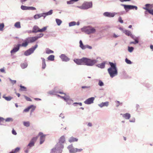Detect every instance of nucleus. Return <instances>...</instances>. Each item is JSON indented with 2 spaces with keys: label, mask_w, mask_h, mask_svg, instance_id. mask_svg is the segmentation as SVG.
Instances as JSON below:
<instances>
[{
  "label": "nucleus",
  "mask_w": 153,
  "mask_h": 153,
  "mask_svg": "<svg viewBox=\"0 0 153 153\" xmlns=\"http://www.w3.org/2000/svg\"><path fill=\"white\" fill-rule=\"evenodd\" d=\"M110 67L108 69V71L110 76L112 78L118 74L117 69L115 64L109 62Z\"/></svg>",
  "instance_id": "nucleus-1"
},
{
  "label": "nucleus",
  "mask_w": 153,
  "mask_h": 153,
  "mask_svg": "<svg viewBox=\"0 0 153 153\" xmlns=\"http://www.w3.org/2000/svg\"><path fill=\"white\" fill-rule=\"evenodd\" d=\"M99 59H101V58L99 57H97L96 59L84 57V65L90 66H93L98 62L97 60Z\"/></svg>",
  "instance_id": "nucleus-2"
},
{
  "label": "nucleus",
  "mask_w": 153,
  "mask_h": 153,
  "mask_svg": "<svg viewBox=\"0 0 153 153\" xmlns=\"http://www.w3.org/2000/svg\"><path fill=\"white\" fill-rule=\"evenodd\" d=\"M81 29L82 32H84L88 35L95 34L96 32L95 27L91 26H85Z\"/></svg>",
  "instance_id": "nucleus-3"
},
{
  "label": "nucleus",
  "mask_w": 153,
  "mask_h": 153,
  "mask_svg": "<svg viewBox=\"0 0 153 153\" xmlns=\"http://www.w3.org/2000/svg\"><path fill=\"white\" fill-rule=\"evenodd\" d=\"M92 3L91 1L84 2L82 5L77 6V7L82 10H87L92 7Z\"/></svg>",
  "instance_id": "nucleus-4"
},
{
  "label": "nucleus",
  "mask_w": 153,
  "mask_h": 153,
  "mask_svg": "<svg viewBox=\"0 0 153 153\" xmlns=\"http://www.w3.org/2000/svg\"><path fill=\"white\" fill-rule=\"evenodd\" d=\"M38 45L37 44L36 45L32 47L31 48L26 51L24 53V55L26 56H28L30 55L33 53L34 51L37 48Z\"/></svg>",
  "instance_id": "nucleus-5"
},
{
  "label": "nucleus",
  "mask_w": 153,
  "mask_h": 153,
  "mask_svg": "<svg viewBox=\"0 0 153 153\" xmlns=\"http://www.w3.org/2000/svg\"><path fill=\"white\" fill-rule=\"evenodd\" d=\"M121 5L124 7L125 10L126 11H128L130 10H132L134 9L136 10H137V7L136 6L130 5H125L123 4H121Z\"/></svg>",
  "instance_id": "nucleus-6"
},
{
  "label": "nucleus",
  "mask_w": 153,
  "mask_h": 153,
  "mask_svg": "<svg viewBox=\"0 0 153 153\" xmlns=\"http://www.w3.org/2000/svg\"><path fill=\"white\" fill-rule=\"evenodd\" d=\"M63 148V145L59 142L56 145L55 147H54V148H55L57 152H59V153H62Z\"/></svg>",
  "instance_id": "nucleus-7"
},
{
  "label": "nucleus",
  "mask_w": 153,
  "mask_h": 153,
  "mask_svg": "<svg viewBox=\"0 0 153 153\" xmlns=\"http://www.w3.org/2000/svg\"><path fill=\"white\" fill-rule=\"evenodd\" d=\"M79 47L82 50H85L86 48H88L90 49H92V47L88 45H84L82 41L80 40L79 42Z\"/></svg>",
  "instance_id": "nucleus-8"
},
{
  "label": "nucleus",
  "mask_w": 153,
  "mask_h": 153,
  "mask_svg": "<svg viewBox=\"0 0 153 153\" xmlns=\"http://www.w3.org/2000/svg\"><path fill=\"white\" fill-rule=\"evenodd\" d=\"M20 45L19 44L14 45L13 49L10 51L11 54L13 55L19 51L20 48Z\"/></svg>",
  "instance_id": "nucleus-9"
},
{
  "label": "nucleus",
  "mask_w": 153,
  "mask_h": 153,
  "mask_svg": "<svg viewBox=\"0 0 153 153\" xmlns=\"http://www.w3.org/2000/svg\"><path fill=\"white\" fill-rule=\"evenodd\" d=\"M117 14V13L115 12H105L103 13V15L104 16L107 17H113Z\"/></svg>",
  "instance_id": "nucleus-10"
},
{
  "label": "nucleus",
  "mask_w": 153,
  "mask_h": 153,
  "mask_svg": "<svg viewBox=\"0 0 153 153\" xmlns=\"http://www.w3.org/2000/svg\"><path fill=\"white\" fill-rule=\"evenodd\" d=\"M39 136H40V144H42L45 140L46 135L43 134L42 133L40 132L39 134Z\"/></svg>",
  "instance_id": "nucleus-11"
},
{
  "label": "nucleus",
  "mask_w": 153,
  "mask_h": 153,
  "mask_svg": "<svg viewBox=\"0 0 153 153\" xmlns=\"http://www.w3.org/2000/svg\"><path fill=\"white\" fill-rule=\"evenodd\" d=\"M74 62L78 65H84V57L81 59H75Z\"/></svg>",
  "instance_id": "nucleus-12"
},
{
  "label": "nucleus",
  "mask_w": 153,
  "mask_h": 153,
  "mask_svg": "<svg viewBox=\"0 0 153 153\" xmlns=\"http://www.w3.org/2000/svg\"><path fill=\"white\" fill-rule=\"evenodd\" d=\"M95 100V98L94 97H91L89 98L86 100L84 102L85 104L89 105L93 103L94 102V101Z\"/></svg>",
  "instance_id": "nucleus-13"
},
{
  "label": "nucleus",
  "mask_w": 153,
  "mask_h": 153,
  "mask_svg": "<svg viewBox=\"0 0 153 153\" xmlns=\"http://www.w3.org/2000/svg\"><path fill=\"white\" fill-rule=\"evenodd\" d=\"M37 140V138L34 137L30 141V143L27 145V147H29V148L31 147L34 145L35 141Z\"/></svg>",
  "instance_id": "nucleus-14"
},
{
  "label": "nucleus",
  "mask_w": 153,
  "mask_h": 153,
  "mask_svg": "<svg viewBox=\"0 0 153 153\" xmlns=\"http://www.w3.org/2000/svg\"><path fill=\"white\" fill-rule=\"evenodd\" d=\"M59 57L61 59L62 61L64 62L68 61L70 59H69L67 56L64 54H62Z\"/></svg>",
  "instance_id": "nucleus-15"
},
{
  "label": "nucleus",
  "mask_w": 153,
  "mask_h": 153,
  "mask_svg": "<svg viewBox=\"0 0 153 153\" xmlns=\"http://www.w3.org/2000/svg\"><path fill=\"white\" fill-rule=\"evenodd\" d=\"M67 148L70 153H75L76 148H74L72 145H69Z\"/></svg>",
  "instance_id": "nucleus-16"
},
{
  "label": "nucleus",
  "mask_w": 153,
  "mask_h": 153,
  "mask_svg": "<svg viewBox=\"0 0 153 153\" xmlns=\"http://www.w3.org/2000/svg\"><path fill=\"white\" fill-rule=\"evenodd\" d=\"M26 39L29 43L33 42L37 40L36 36L29 37Z\"/></svg>",
  "instance_id": "nucleus-17"
},
{
  "label": "nucleus",
  "mask_w": 153,
  "mask_h": 153,
  "mask_svg": "<svg viewBox=\"0 0 153 153\" xmlns=\"http://www.w3.org/2000/svg\"><path fill=\"white\" fill-rule=\"evenodd\" d=\"M109 105V102H102L101 103L99 104L98 105L100 108H102L103 107H107Z\"/></svg>",
  "instance_id": "nucleus-18"
},
{
  "label": "nucleus",
  "mask_w": 153,
  "mask_h": 153,
  "mask_svg": "<svg viewBox=\"0 0 153 153\" xmlns=\"http://www.w3.org/2000/svg\"><path fill=\"white\" fill-rule=\"evenodd\" d=\"M120 115H122L123 117L126 120L129 119L131 117V115L128 113H126L125 114H121Z\"/></svg>",
  "instance_id": "nucleus-19"
},
{
  "label": "nucleus",
  "mask_w": 153,
  "mask_h": 153,
  "mask_svg": "<svg viewBox=\"0 0 153 153\" xmlns=\"http://www.w3.org/2000/svg\"><path fill=\"white\" fill-rule=\"evenodd\" d=\"M39 28L38 26L36 25H35L33 26V28L32 32L33 33H36L37 32H39Z\"/></svg>",
  "instance_id": "nucleus-20"
},
{
  "label": "nucleus",
  "mask_w": 153,
  "mask_h": 153,
  "mask_svg": "<svg viewBox=\"0 0 153 153\" xmlns=\"http://www.w3.org/2000/svg\"><path fill=\"white\" fill-rule=\"evenodd\" d=\"M78 139L77 138L74 137H70L69 140L68 141L70 143H73L74 142H76L78 141Z\"/></svg>",
  "instance_id": "nucleus-21"
},
{
  "label": "nucleus",
  "mask_w": 153,
  "mask_h": 153,
  "mask_svg": "<svg viewBox=\"0 0 153 153\" xmlns=\"http://www.w3.org/2000/svg\"><path fill=\"white\" fill-rule=\"evenodd\" d=\"M56 88H55L53 90L49 91L48 93L51 95H56L57 93V91H56Z\"/></svg>",
  "instance_id": "nucleus-22"
},
{
  "label": "nucleus",
  "mask_w": 153,
  "mask_h": 153,
  "mask_svg": "<svg viewBox=\"0 0 153 153\" xmlns=\"http://www.w3.org/2000/svg\"><path fill=\"white\" fill-rule=\"evenodd\" d=\"M105 62H104L101 63L97 65L96 66L100 68L103 69L105 67Z\"/></svg>",
  "instance_id": "nucleus-23"
},
{
  "label": "nucleus",
  "mask_w": 153,
  "mask_h": 153,
  "mask_svg": "<svg viewBox=\"0 0 153 153\" xmlns=\"http://www.w3.org/2000/svg\"><path fill=\"white\" fill-rule=\"evenodd\" d=\"M28 42H27V40L26 39L24 41V42L22 43V44H18L19 45H20V46L23 47H26L28 44Z\"/></svg>",
  "instance_id": "nucleus-24"
},
{
  "label": "nucleus",
  "mask_w": 153,
  "mask_h": 153,
  "mask_svg": "<svg viewBox=\"0 0 153 153\" xmlns=\"http://www.w3.org/2000/svg\"><path fill=\"white\" fill-rule=\"evenodd\" d=\"M41 59L42 60V68L43 69H44L46 67L45 60L44 58L42 57L41 58Z\"/></svg>",
  "instance_id": "nucleus-25"
},
{
  "label": "nucleus",
  "mask_w": 153,
  "mask_h": 153,
  "mask_svg": "<svg viewBox=\"0 0 153 153\" xmlns=\"http://www.w3.org/2000/svg\"><path fill=\"white\" fill-rule=\"evenodd\" d=\"M43 13L37 14L34 16V18L35 19H38L43 16Z\"/></svg>",
  "instance_id": "nucleus-26"
},
{
  "label": "nucleus",
  "mask_w": 153,
  "mask_h": 153,
  "mask_svg": "<svg viewBox=\"0 0 153 153\" xmlns=\"http://www.w3.org/2000/svg\"><path fill=\"white\" fill-rule=\"evenodd\" d=\"M65 141V138L64 136H62L60 137L59 143L63 144Z\"/></svg>",
  "instance_id": "nucleus-27"
},
{
  "label": "nucleus",
  "mask_w": 153,
  "mask_h": 153,
  "mask_svg": "<svg viewBox=\"0 0 153 153\" xmlns=\"http://www.w3.org/2000/svg\"><path fill=\"white\" fill-rule=\"evenodd\" d=\"M143 9L148 11L150 14L153 16V9H149L146 7H143Z\"/></svg>",
  "instance_id": "nucleus-28"
},
{
  "label": "nucleus",
  "mask_w": 153,
  "mask_h": 153,
  "mask_svg": "<svg viewBox=\"0 0 153 153\" xmlns=\"http://www.w3.org/2000/svg\"><path fill=\"white\" fill-rule=\"evenodd\" d=\"M45 52L47 54L53 53H54L53 51L50 50L49 48H46L45 49Z\"/></svg>",
  "instance_id": "nucleus-29"
},
{
  "label": "nucleus",
  "mask_w": 153,
  "mask_h": 153,
  "mask_svg": "<svg viewBox=\"0 0 153 153\" xmlns=\"http://www.w3.org/2000/svg\"><path fill=\"white\" fill-rule=\"evenodd\" d=\"M54 56L53 55H51L47 58L48 60L51 61H53L54 60Z\"/></svg>",
  "instance_id": "nucleus-30"
},
{
  "label": "nucleus",
  "mask_w": 153,
  "mask_h": 153,
  "mask_svg": "<svg viewBox=\"0 0 153 153\" xmlns=\"http://www.w3.org/2000/svg\"><path fill=\"white\" fill-rule=\"evenodd\" d=\"M3 97L7 101H9L13 99V97L10 96L5 97L4 95H3Z\"/></svg>",
  "instance_id": "nucleus-31"
},
{
  "label": "nucleus",
  "mask_w": 153,
  "mask_h": 153,
  "mask_svg": "<svg viewBox=\"0 0 153 153\" xmlns=\"http://www.w3.org/2000/svg\"><path fill=\"white\" fill-rule=\"evenodd\" d=\"M56 22L57 25L58 26H60L62 22V21L61 20L58 19H56Z\"/></svg>",
  "instance_id": "nucleus-32"
},
{
  "label": "nucleus",
  "mask_w": 153,
  "mask_h": 153,
  "mask_svg": "<svg viewBox=\"0 0 153 153\" xmlns=\"http://www.w3.org/2000/svg\"><path fill=\"white\" fill-rule=\"evenodd\" d=\"M14 26L18 28H20L21 27V26L20 22H16L14 25Z\"/></svg>",
  "instance_id": "nucleus-33"
},
{
  "label": "nucleus",
  "mask_w": 153,
  "mask_h": 153,
  "mask_svg": "<svg viewBox=\"0 0 153 153\" xmlns=\"http://www.w3.org/2000/svg\"><path fill=\"white\" fill-rule=\"evenodd\" d=\"M23 124L26 127H28L30 126V122L28 121L23 122Z\"/></svg>",
  "instance_id": "nucleus-34"
},
{
  "label": "nucleus",
  "mask_w": 153,
  "mask_h": 153,
  "mask_svg": "<svg viewBox=\"0 0 153 153\" xmlns=\"http://www.w3.org/2000/svg\"><path fill=\"white\" fill-rule=\"evenodd\" d=\"M21 68L24 69L26 68L27 66V62H25L21 64Z\"/></svg>",
  "instance_id": "nucleus-35"
},
{
  "label": "nucleus",
  "mask_w": 153,
  "mask_h": 153,
  "mask_svg": "<svg viewBox=\"0 0 153 153\" xmlns=\"http://www.w3.org/2000/svg\"><path fill=\"white\" fill-rule=\"evenodd\" d=\"M48 27V26H46L44 27L42 29H39V32L42 33L45 31L47 30Z\"/></svg>",
  "instance_id": "nucleus-36"
},
{
  "label": "nucleus",
  "mask_w": 153,
  "mask_h": 153,
  "mask_svg": "<svg viewBox=\"0 0 153 153\" xmlns=\"http://www.w3.org/2000/svg\"><path fill=\"white\" fill-rule=\"evenodd\" d=\"M32 106H33V105H31L27 108H25L23 110V112H28L29 111V110L31 108V107Z\"/></svg>",
  "instance_id": "nucleus-37"
},
{
  "label": "nucleus",
  "mask_w": 153,
  "mask_h": 153,
  "mask_svg": "<svg viewBox=\"0 0 153 153\" xmlns=\"http://www.w3.org/2000/svg\"><path fill=\"white\" fill-rule=\"evenodd\" d=\"M98 85L100 87H102L104 86V84L102 80H100L98 81Z\"/></svg>",
  "instance_id": "nucleus-38"
},
{
  "label": "nucleus",
  "mask_w": 153,
  "mask_h": 153,
  "mask_svg": "<svg viewBox=\"0 0 153 153\" xmlns=\"http://www.w3.org/2000/svg\"><path fill=\"white\" fill-rule=\"evenodd\" d=\"M66 102H67V103L69 105L73 103V101L71 99H70V97L69 96L67 100V101H66Z\"/></svg>",
  "instance_id": "nucleus-39"
},
{
  "label": "nucleus",
  "mask_w": 153,
  "mask_h": 153,
  "mask_svg": "<svg viewBox=\"0 0 153 153\" xmlns=\"http://www.w3.org/2000/svg\"><path fill=\"white\" fill-rule=\"evenodd\" d=\"M76 25V22H75L73 21L69 23V27H71L75 25Z\"/></svg>",
  "instance_id": "nucleus-40"
},
{
  "label": "nucleus",
  "mask_w": 153,
  "mask_h": 153,
  "mask_svg": "<svg viewBox=\"0 0 153 153\" xmlns=\"http://www.w3.org/2000/svg\"><path fill=\"white\" fill-rule=\"evenodd\" d=\"M21 8L23 10H28V7L25 6L24 5H22L21 6Z\"/></svg>",
  "instance_id": "nucleus-41"
},
{
  "label": "nucleus",
  "mask_w": 153,
  "mask_h": 153,
  "mask_svg": "<svg viewBox=\"0 0 153 153\" xmlns=\"http://www.w3.org/2000/svg\"><path fill=\"white\" fill-rule=\"evenodd\" d=\"M53 13V10H50L49 11L45 13H43V14H46V15H51Z\"/></svg>",
  "instance_id": "nucleus-42"
},
{
  "label": "nucleus",
  "mask_w": 153,
  "mask_h": 153,
  "mask_svg": "<svg viewBox=\"0 0 153 153\" xmlns=\"http://www.w3.org/2000/svg\"><path fill=\"white\" fill-rule=\"evenodd\" d=\"M69 96L65 95V96H61L60 98L63 99L65 101H67L68 98Z\"/></svg>",
  "instance_id": "nucleus-43"
},
{
  "label": "nucleus",
  "mask_w": 153,
  "mask_h": 153,
  "mask_svg": "<svg viewBox=\"0 0 153 153\" xmlns=\"http://www.w3.org/2000/svg\"><path fill=\"white\" fill-rule=\"evenodd\" d=\"M50 153H59V152L57 151L55 148H53L51 149Z\"/></svg>",
  "instance_id": "nucleus-44"
},
{
  "label": "nucleus",
  "mask_w": 153,
  "mask_h": 153,
  "mask_svg": "<svg viewBox=\"0 0 153 153\" xmlns=\"http://www.w3.org/2000/svg\"><path fill=\"white\" fill-rule=\"evenodd\" d=\"M5 121L6 122H13V119L12 118L8 117V118H7L5 120Z\"/></svg>",
  "instance_id": "nucleus-45"
},
{
  "label": "nucleus",
  "mask_w": 153,
  "mask_h": 153,
  "mask_svg": "<svg viewBox=\"0 0 153 153\" xmlns=\"http://www.w3.org/2000/svg\"><path fill=\"white\" fill-rule=\"evenodd\" d=\"M127 36H129L131 35V32L128 30H126L124 32Z\"/></svg>",
  "instance_id": "nucleus-46"
},
{
  "label": "nucleus",
  "mask_w": 153,
  "mask_h": 153,
  "mask_svg": "<svg viewBox=\"0 0 153 153\" xmlns=\"http://www.w3.org/2000/svg\"><path fill=\"white\" fill-rule=\"evenodd\" d=\"M134 49V48L132 47H128V51L131 53L132 52Z\"/></svg>",
  "instance_id": "nucleus-47"
},
{
  "label": "nucleus",
  "mask_w": 153,
  "mask_h": 153,
  "mask_svg": "<svg viewBox=\"0 0 153 153\" xmlns=\"http://www.w3.org/2000/svg\"><path fill=\"white\" fill-rule=\"evenodd\" d=\"M43 34L41 33L38 34V35L36 36V37L37 40L38 39L42 37L43 36Z\"/></svg>",
  "instance_id": "nucleus-48"
},
{
  "label": "nucleus",
  "mask_w": 153,
  "mask_h": 153,
  "mask_svg": "<svg viewBox=\"0 0 153 153\" xmlns=\"http://www.w3.org/2000/svg\"><path fill=\"white\" fill-rule=\"evenodd\" d=\"M20 149V148L19 147H17L14 150H13L12 151L13 152L15 153L18 152Z\"/></svg>",
  "instance_id": "nucleus-49"
},
{
  "label": "nucleus",
  "mask_w": 153,
  "mask_h": 153,
  "mask_svg": "<svg viewBox=\"0 0 153 153\" xmlns=\"http://www.w3.org/2000/svg\"><path fill=\"white\" fill-rule=\"evenodd\" d=\"M8 79L11 82V83L13 84L14 85L15 84L16 82V81L15 80H13L10 78H8Z\"/></svg>",
  "instance_id": "nucleus-50"
},
{
  "label": "nucleus",
  "mask_w": 153,
  "mask_h": 153,
  "mask_svg": "<svg viewBox=\"0 0 153 153\" xmlns=\"http://www.w3.org/2000/svg\"><path fill=\"white\" fill-rule=\"evenodd\" d=\"M134 40L135 41L134 42H130V44H136L138 43V42H139L136 39H134Z\"/></svg>",
  "instance_id": "nucleus-51"
},
{
  "label": "nucleus",
  "mask_w": 153,
  "mask_h": 153,
  "mask_svg": "<svg viewBox=\"0 0 153 153\" xmlns=\"http://www.w3.org/2000/svg\"><path fill=\"white\" fill-rule=\"evenodd\" d=\"M125 61L128 64H131L132 63L131 61L127 58L126 59Z\"/></svg>",
  "instance_id": "nucleus-52"
},
{
  "label": "nucleus",
  "mask_w": 153,
  "mask_h": 153,
  "mask_svg": "<svg viewBox=\"0 0 153 153\" xmlns=\"http://www.w3.org/2000/svg\"><path fill=\"white\" fill-rule=\"evenodd\" d=\"M83 150L82 149H77L76 148L75 153L77 152H79L82 151Z\"/></svg>",
  "instance_id": "nucleus-53"
},
{
  "label": "nucleus",
  "mask_w": 153,
  "mask_h": 153,
  "mask_svg": "<svg viewBox=\"0 0 153 153\" xmlns=\"http://www.w3.org/2000/svg\"><path fill=\"white\" fill-rule=\"evenodd\" d=\"M36 108V107L33 105V106H32L31 107V111H30V114H31V113L33 111L35 110V108Z\"/></svg>",
  "instance_id": "nucleus-54"
},
{
  "label": "nucleus",
  "mask_w": 153,
  "mask_h": 153,
  "mask_svg": "<svg viewBox=\"0 0 153 153\" xmlns=\"http://www.w3.org/2000/svg\"><path fill=\"white\" fill-rule=\"evenodd\" d=\"M24 97H25V99L27 101H32V100H31V99L30 98L27 97L26 96H24Z\"/></svg>",
  "instance_id": "nucleus-55"
},
{
  "label": "nucleus",
  "mask_w": 153,
  "mask_h": 153,
  "mask_svg": "<svg viewBox=\"0 0 153 153\" xmlns=\"http://www.w3.org/2000/svg\"><path fill=\"white\" fill-rule=\"evenodd\" d=\"M36 8L33 7H28V10H36Z\"/></svg>",
  "instance_id": "nucleus-56"
},
{
  "label": "nucleus",
  "mask_w": 153,
  "mask_h": 153,
  "mask_svg": "<svg viewBox=\"0 0 153 153\" xmlns=\"http://www.w3.org/2000/svg\"><path fill=\"white\" fill-rule=\"evenodd\" d=\"M119 21L121 23H123V21L122 20V18L121 17H119L118 18Z\"/></svg>",
  "instance_id": "nucleus-57"
},
{
  "label": "nucleus",
  "mask_w": 153,
  "mask_h": 153,
  "mask_svg": "<svg viewBox=\"0 0 153 153\" xmlns=\"http://www.w3.org/2000/svg\"><path fill=\"white\" fill-rule=\"evenodd\" d=\"M1 72L5 74L6 73L4 68L1 69Z\"/></svg>",
  "instance_id": "nucleus-58"
},
{
  "label": "nucleus",
  "mask_w": 153,
  "mask_h": 153,
  "mask_svg": "<svg viewBox=\"0 0 153 153\" xmlns=\"http://www.w3.org/2000/svg\"><path fill=\"white\" fill-rule=\"evenodd\" d=\"M4 27V23L1 24V31L3 30V28Z\"/></svg>",
  "instance_id": "nucleus-59"
},
{
  "label": "nucleus",
  "mask_w": 153,
  "mask_h": 153,
  "mask_svg": "<svg viewBox=\"0 0 153 153\" xmlns=\"http://www.w3.org/2000/svg\"><path fill=\"white\" fill-rule=\"evenodd\" d=\"M119 36V35L117 34H116L115 33H114L113 34V37L114 38H116Z\"/></svg>",
  "instance_id": "nucleus-60"
},
{
  "label": "nucleus",
  "mask_w": 153,
  "mask_h": 153,
  "mask_svg": "<svg viewBox=\"0 0 153 153\" xmlns=\"http://www.w3.org/2000/svg\"><path fill=\"white\" fill-rule=\"evenodd\" d=\"M91 87L90 86H82V88L83 89L84 88H90Z\"/></svg>",
  "instance_id": "nucleus-61"
},
{
  "label": "nucleus",
  "mask_w": 153,
  "mask_h": 153,
  "mask_svg": "<svg viewBox=\"0 0 153 153\" xmlns=\"http://www.w3.org/2000/svg\"><path fill=\"white\" fill-rule=\"evenodd\" d=\"M12 132L13 134L14 135H16L17 134V133L15 131L14 129H13L12 131Z\"/></svg>",
  "instance_id": "nucleus-62"
},
{
  "label": "nucleus",
  "mask_w": 153,
  "mask_h": 153,
  "mask_svg": "<svg viewBox=\"0 0 153 153\" xmlns=\"http://www.w3.org/2000/svg\"><path fill=\"white\" fill-rule=\"evenodd\" d=\"M20 87L21 88V89L22 91H24V90L23 89H26V88L25 87H24V86H22V85H20Z\"/></svg>",
  "instance_id": "nucleus-63"
},
{
  "label": "nucleus",
  "mask_w": 153,
  "mask_h": 153,
  "mask_svg": "<svg viewBox=\"0 0 153 153\" xmlns=\"http://www.w3.org/2000/svg\"><path fill=\"white\" fill-rule=\"evenodd\" d=\"M135 119L134 118H133L131 120H130L129 122L131 123H134L135 122Z\"/></svg>",
  "instance_id": "nucleus-64"
}]
</instances>
